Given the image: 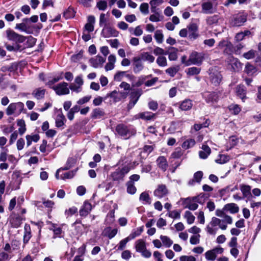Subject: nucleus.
<instances>
[{
	"instance_id": "c9c22d12",
	"label": "nucleus",
	"mask_w": 261,
	"mask_h": 261,
	"mask_svg": "<svg viewBox=\"0 0 261 261\" xmlns=\"http://www.w3.org/2000/svg\"><path fill=\"white\" fill-rule=\"evenodd\" d=\"M65 118L62 113H59L56 119V126L58 127L62 126L64 124Z\"/></svg>"
},
{
	"instance_id": "a19ab883",
	"label": "nucleus",
	"mask_w": 261,
	"mask_h": 261,
	"mask_svg": "<svg viewBox=\"0 0 261 261\" xmlns=\"http://www.w3.org/2000/svg\"><path fill=\"white\" fill-rule=\"evenodd\" d=\"M141 58L143 60L147 61L149 63H153L155 60V58L147 52L142 54Z\"/></svg>"
},
{
	"instance_id": "8fccbe9b",
	"label": "nucleus",
	"mask_w": 261,
	"mask_h": 261,
	"mask_svg": "<svg viewBox=\"0 0 261 261\" xmlns=\"http://www.w3.org/2000/svg\"><path fill=\"white\" fill-rule=\"evenodd\" d=\"M256 54V50L251 49L248 51L244 53L243 55V57L247 60H250L253 59L255 57Z\"/></svg>"
},
{
	"instance_id": "e2e57ef3",
	"label": "nucleus",
	"mask_w": 261,
	"mask_h": 261,
	"mask_svg": "<svg viewBox=\"0 0 261 261\" xmlns=\"http://www.w3.org/2000/svg\"><path fill=\"white\" fill-rule=\"evenodd\" d=\"M136 188L132 181L128 182L127 184V192L129 194H134L136 192Z\"/></svg>"
},
{
	"instance_id": "9d476101",
	"label": "nucleus",
	"mask_w": 261,
	"mask_h": 261,
	"mask_svg": "<svg viewBox=\"0 0 261 261\" xmlns=\"http://www.w3.org/2000/svg\"><path fill=\"white\" fill-rule=\"evenodd\" d=\"M210 80L215 85H218L220 84L222 76L220 72L215 68H212L210 69Z\"/></svg>"
},
{
	"instance_id": "473e14b6",
	"label": "nucleus",
	"mask_w": 261,
	"mask_h": 261,
	"mask_svg": "<svg viewBox=\"0 0 261 261\" xmlns=\"http://www.w3.org/2000/svg\"><path fill=\"white\" fill-rule=\"evenodd\" d=\"M183 217L186 220L188 224H192L194 222L195 217L191 212L186 211Z\"/></svg>"
},
{
	"instance_id": "c03bdc74",
	"label": "nucleus",
	"mask_w": 261,
	"mask_h": 261,
	"mask_svg": "<svg viewBox=\"0 0 261 261\" xmlns=\"http://www.w3.org/2000/svg\"><path fill=\"white\" fill-rule=\"evenodd\" d=\"M150 75L148 76H141L139 77L138 80L137 81H134V82L132 83V85L133 87H139L141 85H142L146 79L148 78Z\"/></svg>"
},
{
	"instance_id": "a18cd8bd",
	"label": "nucleus",
	"mask_w": 261,
	"mask_h": 261,
	"mask_svg": "<svg viewBox=\"0 0 261 261\" xmlns=\"http://www.w3.org/2000/svg\"><path fill=\"white\" fill-rule=\"evenodd\" d=\"M140 200L143 201L144 203L150 204L151 202L149 195L148 193L144 192L140 196Z\"/></svg>"
},
{
	"instance_id": "79ce46f5",
	"label": "nucleus",
	"mask_w": 261,
	"mask_h": 261,
	"mask_svg": "<svg viewBox=\"0 0 261 261\" xmlns=\"http://www.w3.org/2000/svg\"><path fill=\"white\" fill-rule=\"evenodd\" d=\"M245 71L249 75H252L257 71V69L253 65L247 63L245 67Z\"/></svg>"
},
{
	"instance_id": "13d9d810",
	"label": "nucleus",
	"mask_w": 261,
	"mask_h": 261,
	"mask_svg": "<svg viewBox=\"0 0 261 261\" xmlns=\"http://www.w3.org/2000/svg\"><path fill=\"white\" fill-rule=\"evenodd\" d=\"M167 215L173 219H179L180 218V212L177 210L169 211Z\"/></svg>"
},
{
	"instance_id": "dca6fc26",
	"label": "nucleus",
	"mask_w": 261,
	"mask_h": 261,
	"mask_svg": "<svg viewBox=\"0 0 261 261\" xmlns=\"http://www.w3.org/2000/svg\"><path fill=\"white\" fill-rule=\"evenodd\" d=\"M232 47V45L230 42L226 40H222L218 43V48L223 49L225 48L224 52L226 54H229Z\"/></svg>"
},
{
	"instance_id": "774afa93",
	"label": "nucleus",
	"mask_w": 261,
	"mask_h": 261,
	"mask_svg": "<svg viewBox=\"0 0 261 261\" xmlns=\"http://www.w3.org/2000/svg\"><path fill=\"white\" fill-rule=\"evenodd\" d=\"M196 258L192 255H181L179 257V261H196Z\"/></svg>"
},
{
	"instance_id": "20e7f679",
	"label": "nucleus",
	"mask_w": 261,
	"mask_h": 261,
	"mask_svg": "<svg viewBox=\"0 0 261 261\" xmlns=\"http://www.w3.org/2000/svg\"><path fill=\"white\" fill-rule=\"evenodd\" d=\"M116 130L119 135L125 139L129 138L136 133L135 129L128 128L127 126L122 124L117 126Z\"/></svg>"
},
{
	"instance_id": "864d4df0",
	"label": "nucleus",
	"mask_w": 261,
	"mask_h": 261,
	"mask_svg": "<svg viewBox=\"0 0 261 261\" xmlns=\"http://www.w3.org/2000/svg\"><path fill=\"white\" fill-rule=\"evenodd\" d=\"M96 7L100 11H105L108 8V4L106 1L100 0L97 2Z\"/></svg>"
},
{
	"instance_id": "ea45409f",
	"label": "nucleus",
	"mask_w": 261,
	"mask_h": 261,
	"mask_svg": "<svg viewBox=\"0 0 261 261\" xmlns=\"http://www.w3.org/2000/svg\"><path fill=\"white\" fill-rule=\"evenodd\" d=\"M143 231V227H140L134 230L132 233L128 236V238L131 240L136 237L139 236Z\"/></svg>"
},
{
	"instance_id": "f8f14e48",
	"label": "nucleus",
	"mask_w": 261,
	"mask_h": 261,
	"mask_svg": "<svg viewBox=\"0 0 261 261\" xmlns=\"http://www.w3.org/2000/svg\"><path fill=\"white\" fill-rule=\"evenodd\" d=\"M89 61L91 65L96 68L101 66L105 62L106 59L100 56H97L91 59Z\"/></svg>"
},
{
	"instance_id": "f257e3e1",
	"label": "nucleus",
	"mask_w": 261,
	"mask_h": 261,
	"mask_svg": "<svg viewBox=\"0 0 261 261\" xmlns=\"http://www.w3.org/2000/svg\"><path fill=\"white\" fill-rule=\"evenodd\" d=\"M217 217L222 218L221 219L215 217H212L211 222L206 227L207 232L211 235H215L217 233V228H214L213 227L218 226L222 230H226L227 228V224H231L233 220L231 217L226 215L223 210L217 209L215 212Z\"/></svg>"
},
{
	"instance_id": "1a4fd4ad",
	"label": "nucleus",
	"mask_w": 261,
	"mask_h": 261,
	"mask_svg": "<svg viewBox=\"0 0 261 261\" xmlns=\"http://www.w3.org/2000/svg\"><path fill=\"white\" fill-rule=\"evenodd\" d=\"M7 38L16 42L22 43L25 40V37L19 35L12 30H7L6 31Z\"/></svg>"
},
{
	"instance_id": "37998d69",
	"label": "nucleus",
	"mask_w": 261,
	"mask_h": 261,
	"mask_svg": "<svg viewBox=\"0 0 261 261\" xmlns=\"http://www.w3.org/2000/svg\"><path fill=\"white\" fill-rule=\"evenodd\" d=\"M205 258L208 260H214L217 256L216 250H211L207 251L205 253Z\"/></svg>"
},
{
	"instance_id": "2f4dec72",
	"label": "nucleus",
	"mask_w": 261,
	"mask_h": 261,
	"mask_svg": "<svg viewBox=\"0 0 261 261\" xmlns=\"http://www.w3.org/2000/svg\"><path fill=\"white\" fill-rule=\"evenodd\" d=\"M237 95L243 100L246 98V90L243 86L239 85L236 87Z\"/></svg>"
},
{
	"instance_id": "0eeeda50",
	"label": "nucleus",
	"mask_w": 261,
	"mask_h": 261,
	"mask_svg": "<svg viewBox=\"0 0 261 261\" xmlns=\"http://www.w3.org/2000/svg\"><path fill=\"white\" fill-rule=\"evenodd\" d=\"M205 59V54L203 53L193 51L190 55L191 65H200Z\"/></svg>"
},
{
	"instance_id": "2eb2a0df",
	"label": "nucleus",
	"mask_w": 261,
	"mask_h": 261,
	"mask_svg": "<svg viewBox=\"0 0 261 261\" xmlns=\"http://www.w3.org/2000/svg\"><path fill=\"white\" fill-rule=\"evenodd\" d=\"M141 95V92L139 90L134 91L131 93V99L128 105L129 109L132 108L136 105Z\"/></svg>"
},
{
	"instance_id": "aec40b11",
	"label": "nucleus",
	"mask_w": 261,
	"mask_h": 261,
	"mask_svg": "<svg viewBox=\"0 0 261 261\" xmlns=\"http://www.w3.org/2000/svg\"><path fill=\"white\" fill-rule=\"evenodd\" d=\"M117 228L112 229L110 227L106 228L103 231V235L108 237L110 239L114 238L117 233Z\"/></svg>"
},
{
	"instance_id": "bf43d9fd",
	"label": "nucleus",
	"mask_w": 261,
	"mask_h": 261,
	"mask_svg": "<svg viewBox=\"0 0 261 261\" xmlns=\"http://www.w3.org/2000/svg\"><path fill=\"white\" fill-rule=\"evenodd\" d=\"M154 14H152L149 17V20L152 22H159L162 20L163 17H161L159 11L153 12Z\"/></svg>"
},
{
	"instance_id": "338daca9",
	"label": "nucleus",
	"mask_w": 261,
	"mask_h": 261,
	"mask_svg": "<svg viewBox=\"0 0 261 261\" xmlns=\"http://www.w3.org/2000/svg\"><path fill=\"white\" fill-rule=\"evenodd\" d=\"M51 229L54 231V234L56 236H54V238H56L57 237H61V235L63 233L62 230L60 227H58L56 226L55 225H53Z\"/></svg>"
},
{
	"instance_id": "423d86ee",
	"label": "nucleus",
	"mask_w": 261,
	"mask_h": 261,
	"mask_svg": "<svg viewBox=\"0 0 261 261\" xmlns=\"http://www.w3.org/2000/svg\"><path fill=\"white\" fill-rule=\"evenodd\" d=\"M23 107L24 105L22 102L12 103L7 108L6 114L7 115H11L14 114H19L22 111Z\"/></svg>"
},
{
	"instance_id": "7c9ffc66",
	"label": "nucleus",
	"mask_w": 261,
	"mask_h": 261,
	"mask_svg": "<svg viewBox=\"0 0 261 261\" xmlns=\"http://www.w3.org/2000/svg\"><path fill=\"white\" fill-rule=\"evenodd\" d=\"M154 117V114L150 112H145L139 113L137 116V118H141L144 120H149L153 119Z\"/></svg>"
},
{
	"instance_id": "5fc2aeb1",
	"label": "nucleus",
	"mask_w": 261,
	"mask_h": 261,
	"mask_svg": "<svg viewBox=\"0 0 261 261\" xmlns=\"http://www.w3.org/2000/svg\"><path fill=\"white\" fill-rule=\"evenodd\" d=\"M112 176L114 180H118L123 178L124 176L122 173L120 169H117L115 172L112 174Z\"/></svg>"
},
{
	"instance_id": "f704fd0d",
	"label": "nucleus",
	"mask_w": 261,
	"mask_h": 261,
	"mask_svg": "<svg viewBox=\"0 0 261 261\" xmlns=\"http://www.w3.org/2000/svg\"><path fill=\"white\" fill-rule=\"evenodd\" d=\"M23 219L20 216H15L11 220V223L13 227L17 228L20 226L22 223Z\"/></svg>"
},
{
	"instance_id": "72a5a7b5",
	"label": "nucleus",
	"mask_w": 261,
	"mask_h": 261,
	"mask_svg": "<svg viewBox=\"0 0 261 261\" xmlns=\"http://www.w3.org/2000/svg\"><path fill=\"white\" fill-rule=\"evenodd\" d=\"M195 144V141L193 139H189L185 140L182 144L181 147L184 149H188L193 147Z\"/></svg>"
},
{
	"instance_id": "603ef678",
	"label": "nucleus",
	"mask_w": 261,
	"mask_h": 261,
	"mask_svg": "<svg viewBox=\"0 0 261 261\" xmlns=\"http://www.w3.org/2000/svg\"><path fill=\"white\" fill-rule=\"evenodd\" d=\"M229 160L228 156L224 154H220L218 158L215 160V162L218 164H224L228 162Z\"/></svg>"
},
{
	"instance_id": "4d7b16f0",
	"label": "nucleus",
	"mask_w": 261,
	"mask_h": 261,
	"mask_svg": "<svg viewBox=\"0 0 261 261\" xmlns=\"http://www.w3.org/2000/svg\"><path fill=\"white\" fill-rule=\"evenodd\" d=\"M229 111L233 114L237 115L241 111V108L239 105L236 104H232L228 107Z\"/></svg>"
},
{
	"instance_id": "f3484780",
	"label": "nucleus",
	"mask_w": 261,
	"mask_h": 261,
	"mask_svg": "<svg viewBox=\"0 0 261 261\" xmlns=\"http://www.w3.org/2000/svg\"><path fill=\"white\" fill-rule=\"evenodd\" d=\"M108 62L106 64L105 67V70L108 71L113 70L115 67V64L116 61V56L114 55H110L108 57Z\"/></svg>"
},
{
	"instance_id": "c756f323",
	"label": "nucleus",
	"mask_w": 261,
	"mask_h": 261,
	"mask_svg": "<svg viewBox=\"0 0 261 261\" xmlns=\"http://www.w3.org/2000/svg\"><path fill=\"white\" fill-rule=\"evenodd\" d=\"M92 209L91 204L87 202L84 203L83 208L80 211V214L82 216H87Z\"/></svg>"
},
{
	"instance_id": "f03ea898",
	"label": "nucleus",
	"mask_w": 261,
	"mask_h": 261,
	"mask_svg": "<svg viewBox=\"0 0 261 261\" xmlns=\"http://www.w3.org/2000/svg\"><path fill=\"white\" fill-rule=\"evenodd\" d=\"M199 196L181 198L180 201L182 202L184 208H187L191 211L196 210L198 206V203L199 202Z\"/></svg>"
},
{
	"instance_id": "49530a36",
	"label": "nucleus",
	"mask_w": 261,
	"mask_h": 261,
	"mask_svg": "<svg viewBox=\"0 0 261 261\" xmlns=\"http://www.w3.org/2000/svg\"><path fill=\"white\" fill-rule=\"evenodd\" d=\"M24 229L25 232L23 236V242L24 243H27L31 238L30 227L29 226L25 225Z\"/></svg>"
},
{
	"instance_id": "680f3d73",
	"label": "nucleus",
	"mask_w": 261,
	"mask_h": 261,
	"mask_svg": "<svg viewBox=\"0 0 261 261\" xmlns=\"http://www.w3.org/2000/svg\"><path fill=\"white\" fill-rule=\"evenodd\" d=\"M125 75L126 71H118L115 74L114 79L116 81L120 82L125 77Z\"/></svg>"
},
{
	"instance_id": "4c0bfd02",
	"label": "nucleus",
	"mask_w": 261,
	"mask_h": 261,
	"mask_svg": "<svg viewBox=\"0 0 261 261\" xmlns=\"http://www.w3.org/2000/svg\"><path fill=\"white\" fill-rule=\"evenodd\" d=\"M163 245L166 247H170L173 244V241L167 236L161 235L160 237Z\"/></svg>"
},
{
	"instance_id": "c85d7f7f",
	"label": "nucleus",
	"mask_w": 261,
	"mask_h": 261,
	"mask_svg": "<svg viewBox=\"0 0 261 261\" xmlns=\"http://www.w3.org/2000/svg\"><path fill=\"white\" fill-rule=\"evenodd\" d=\"M192 106L193 103L191 100L185 99L180 103L179 108L182 111H188L190 110Z\"/></svg>"
},
{
	"instance_id": "39448f33",
	"label": "nucleus",
	"mask_w": 261,
	"mask_h": 261,
	"mask_svg": "<svg viewBox=\"0 0 261 261\" xmlns=\"http://www.w3.org/2000/svg\"><path fill=\"white\" fill-rule=\"evenodd\" d=\"M247 17V14L244 12H241L232 16L230 23L233 26H241L246 21Z\"/></svg>"
},
{
	"instance_id": "5701e85b",
	"label": "nucleus",
	"mask_w": 261,
	"mask_h": 261,
	"mask_svg": "<svg viewBox=\"0 0 261 261\" xmlns=\"http://www.w3.org/2000/svg\"><path fill=\"white\" fill-rule=\"evenodd\" d=\"M177 51L178 50L177 49L171 47L166 52V55H168V58L170 61H175L178 58Z\"/></svg>"
},
{
	"instance_id": "6e6552de",
	"label": "nucleus",
	"mask_w": 261,
	"mask_h": 261,
	"mask_svg": "<svg viewBox=\"0 0 261 261\" xmlns=\"http://www.w3.org/2000/svg\"><path fill=\"white\" fill-rule=\"evenodd\" d=\"M52 88L59 95L68 94L70 91L68 88V84L65 82H63L56 86H53Z\"/></svg>"
},
{
	"instance_id": "4be33fe9",
	"label": "nucleus",
	"mask_w": 261,
	"mask_h": 261,
	"mask_svg": "<svg viewBox=\"0 0 261 261\" xmlns=\"http://www.w3.org/2000/svg\"><path fill=\"white\" fill-rule=\"evenodd\" d=\"M202 11L205 14H212L214 12L213 4L211 2H207L202 4Z\"/></svg>"
},
{
	"instance_id": "ddd939ff",
	"label": "nucleus",
	"mask_w": 261,
	"mask_h": 261,
	"mask_svg": "<svg viewBox=\"0 0 261 261\" xmlns=\"http://www.w3.org/2000/svg\"><path fill=\"white\" fill-rule=\"evenodd\" d=\"M203 97L207 103H213L218 100L219 96L216 92H206L204 93Z\"/></svg>"
},
{
	"instance_id": "a211bd4d",
	"label": "nucleus",
	"mask_w": 261,
	"mask_h": 261,
	"mask_svg": "<svg viewBox=\"0 0 261 261\" xmlns=\"http://www.w3.org/2000/svg\"><path fill=\"white\" fill-rule=\"evenodd\" d=\"M201 150L199 151V155L201 159H205L210 154L211 152V148L205 144H203L201 147Z\"/></svg>"
},
{
	"instance_id": "6e6d98bb",
	"label": "nucleus",
	"mask_w": 261,
	"mask_h": 261,
	"mask_svg": "<svg viewBox=\"0 0 261 261\" xmlns=\"http://www.w3.org/2000/svg\"><path fill=\"white\" fill-rule=\"evenodd\" d=\"M17 125L19 127V128H18L19 134L20 135L23 134L26 130L24 121L21 119L18 120Z\"/></svg>"
},
{
	"instance_id": "69168bd1",
	"label": "nucleus",
	"mask_w": 261,
	"mask_h": 261,
	"mask_svg": "<svg viewBox=\"0 0 261 261\" xmlns=\"http://www.w3.org/2000/svg\"><path fill=\"white\" fill-rule=\"evenodd\" d=\"M250 34V32L249 31H245L244 32H240L238 33L236 36V40L240 41L242 40L245 36H247Z\"/></svg>"
},
{
	"instance_id": "6ab92c4d",
	"label": "nucleus",
	"mask_w": 261,
	"mask_h": 261,
	"mask_svg": "<svg viewBox=\"0 0 261 261\" xmlns=\"http://www.w3.org/2000/svg\"><path fill=\"white\" fill-rule=\"evenodd\" d=\"M183 125L182 121H178L176 122H172L168 130L170 133H174L176 130L181 129Z\"/></svg>"
},
{
	"instance_id": "a878e982",
	"label": "nucleus",
	"mask_w": 261,
	"mask_h": 261,
	"mask_svg": "<svg viewBox=\"0 0 261 261\" xmlns=\"http://www.w3.org/2000/svg\"><path fill=\"white\" fill-rule=\"evenodd\" d=\"M229 64L231 65L232 68L234 71L239 70L241 68V63L237 59L233 57H229Z\"/></svg>"
},
{
	"instance_id": "9b49d317",
	"label": "nucleus",
	"mask_w": 261,
	"mask_h": 261,
	"mask_svg": "<svg viewBox=\"0 0 261 261\" xmlns=\"http://www.w3.org/2000/svg\"><path fill=\"white\" fill-rule=\"evenodd\" d=\"M168 193V190L164 185H160L154 191V195L158 198H162Z\"/></svg>"
},
{
	"instance_id": "0e129e2a",
	"label": "nucleus",
	"mask_w": 261,
	"mask_h": 261,
	"mask_svg": "<svg viewBox=\"0 0 261 261\" xmlns=\"http://www.w3.org/2000/svg\"><path fill=\"white\" fill-rule=\"evenodd\" d=\"M200 234H196L192 236L190 239V243L192 245H197L200 242Z\"/></svg>"
},
{
	"instance_id": "393cba45",
	"label": "nucleus",
	"mask_w": 261,
	"mask_h": 261,
	"mask_svg": "<svg viewBox=\"0 0 261 261\" xmlns=\"http://www.w3.org/2000/svg\"><path fill=\"white\" fill-rule=\"evenodd\" d=\"M164 3L163 0H151L149 2L151 12H156L159 9L158 7L160 6Z\"/></svg>"
},
{
	"instance_id": "58836bf2",
	"label": "nucleus",
	"mask_w": 261,
	"mask_h": 261,
	"mask_svg": "<svg viewBox=\"0 0 261 261\" xmlns=\"http://www.w3.org/2000/svg\"><path fill=\"white\" fill-rule=\"evenodd\" d=\"M179 66L178 65L171 67L166 70V73L169 74L170 76L173 77L179 70Z\"/></svg>"
},
{
	"instance_id": "052dcab7",
	"label": "nucleus",
	"mask_w": 261,
	"mask_h": 261,
	"mask_svg": "<svg viewBox=\"0 0 261 261\" xmlns=\"http://www.w3.org/2000/svg\"><path fill=\"white\" fill-rule=\"evenodd\" d=\"M63 16L66 19H69L73 17L74 16V11L73 9L71 8H69L64 12Z\"/></svg>"
},
{
	"instance_id": "3c124183",
	"label": "nucleus",
	"mask_w": 261,
	"mask_h": 261,
	"mask_svg": "<svg viewBox=\"0 0 261 261\" xmlns=\"http://www.w3.org/2000/svg\"><path fill=\"white\" fill-rule=\"evenodd\" d=\"M45 92L44 89L38 88L34 91L33 94L37 99H41L44 97Z\"/></svg>"
},
{
	"instance_id": "4468645a",
	"label": "nucleus",
	"mask_w": 261,
	"mask_h": 261,
	"mask_svg": "<svg viewBox=\"0 0 261 261\" xmlns=\"http://www.w3.org/2000/svg\"><path fill=\"white\" fill-rule=\"evenodd\" d=\"M198 27L195 23L191 24L188 28V35L191 39H196L198 36Z\"/></svg>"
},
{
	"instance_id": "b1692460",
	"label": "nucleus",
	"mask_w": 261,
	"mask_h": 261,
	"mask_svg": "<svg viewBox=\"0 0 261 261\" xmlns=\"http://www.w3.org/2000/svg\"><path fill=\"white\" fill-rule=\"evenodd\" d=\"M158 167L164 171H166L168 167V163L166 159L163 156H159L156 160Z\"/></svg>"
},
{
	"instance_id": "bb28decb",
	"label": "nucleus",
	"mask_w": 261,
	"mask_h": 261,
	"mask_svg": "<svg viewBox=\"0 0 261 261\" xmlns=\"http://www.w3.org/2000/svg\"><path fill=\"white\" fill-rule=\"evenodd\" d=\"M240 189L243 194L244 198L249 197L251 195V188L250 186L241 184L240 186Z\"/></svg>"
},
{
	"instance_id": "7ed1b4c3",
	"label": "nucleus",
	"mask_w": 261,
	"mask_h": 261,
	"mask_svg": "<svg viewBox=\"0 0 261 261\" xmlns=\"http://www.w3.org/2000/svg\"><path fill=\"white\" fill-rule=\"evenodd\" d=\"M135 249L137 252L141 254L145 258H149L151 255L150 251L146 248L145 241L142 239L138 240L135 242Z\"/></svg>"
},
{
	"instance_id": "09e8293b",
	"label": "nucleus",
	"mask_w": 261,
	"mask_h": 261,
	"mask_svg": "<svg viewBox=\"0 0 261 261\" xmlns=\"http://www.w3.org/2000/svg\"><path fill=\"white\" fill-rule=\"evenodd\" d=\"M154 37L158 43L161 44L163 42L164 35L161 30L156 31L154 33Z\"/></svg>"
},
{
	"instance_id": "cd10ccee",
	"label": "nucleus",
	"mask_w": 261,
	"mask_h": 261,
	"mask_svg": "<svg viewBox=\"0 0 261 261\" xmlns=\"http://www.w3.org/2000/svg\"><path fill=\"white\" fill-rule=\"evenodd\" d=\"M224 210L229 211L231 214H236L239 212V207L236 203H231L226 204Z\"/></svg>"
},
{
	"instance_id": "412c9836",
	"label": "nucleus",
	"mask_w": 261,
	"mask_h": 261,
	"mask_svg": "<svg viewBox=\"0 0 261 261\" xmlns=\"http://www.w3.org/2000/svg\"><path fill=\"white\" fill-rule=\"evenodd\" d=\"M95 19L93 16H89L88 18V22L85 25V30L88 32H91L94 30V24Z\"/></svg>"
},
{
	"instance_id": "e433bc0d",
	"label": "nucleus",
	"mask_w": 261,
	"mask_h": 261,
	"mask_svg": "<svg viewBox=\"0 0 261 261\" xmlns=\"http://www.w3.org/2000/svg\"><path fill=\"white\" fill-rule=\"evenodd\" d=\"M201 71L200 68L196 67H192L189 68L186 71L187 74L189 76H193L198 74Z\"/></svg>"
},
{
	"instance_id": "de8ad7c7",
	"label": "nucleus",
	"mask_w": 261,
	"mask_h": 261,
	"mask_svg": "<svg viewBox=\"0 0 261 261\" xmlns=\"http://www.w3.org/2000/svg\"><path fill=\"white\" fill-rule=\"evenodd\" d=\"M156 62L157 64L160 67H166L167 66V61L164 56H159L156 59Z\"/></svg>"
}]
</instances>
